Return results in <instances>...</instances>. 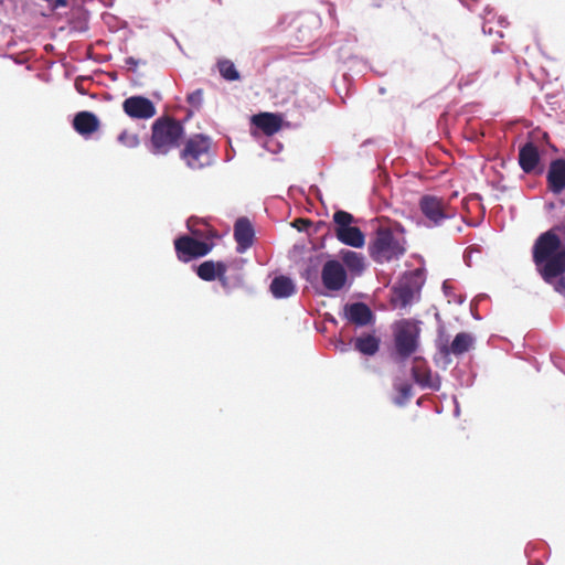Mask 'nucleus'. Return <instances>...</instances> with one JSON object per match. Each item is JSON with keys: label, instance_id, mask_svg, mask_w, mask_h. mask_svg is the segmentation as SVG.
<instances>
[{"label": "nucleus", "instance_id": "nucleus-1", "mask_svg": "<svg viewBox=\"0 0 565 565\" xmlns=\"http://www.w3.org/2000/svg\"><path fill=\"white\" fill-rule=\"evenodd\" d=\"M532 257L545 282L552 284L555 278L565 274V245L554 228L542 233L535 239Z\"/></svg>", "mask_w": 565, "mask_h": 565}, {"label": "nucleus", "instance_id": "nucleus-2", "mask_svg": "<svg viewBox=\"0 0 565 565\" xmlns=\"http://www.w3.org/2000/svg\"><path fill=\"white\" fill-rule=\"evenodd\" d=\"M405 245L404 228L401 224L380 225L369 245V252L374 262L383 264L402 257L406 252Z\"/></svg>", "mask_w": 565, "mask_h": 565}, {"label": "nucleus", "instance_id": "nucleus-3", "mask_svg": "<svg viewBox=\"0 0 565 565\" xmlns=\"http://www.w3.org/2000/svg\"><path fill=\"white\" fill-rule=\"evenodd\" d=\"M184 127L181 121L170 116L157 118L151 126L149 150L156 156H166L181 145Z\"/></svg>", "mask_w": 565, "mask_h": 565}, {"label": "nucleus", "instance_id": "nucleus-4", "mask_svg": "<svg viewBox=\"0 0 565 565\" xmlns=\"http://www.w3.org/2000/svg\"><path fill=\"white\" fill-rule=\"evenodd\" d=\"M210 137L196 134L188 138L180 151V158L191 170H202L213 162Z\"/></svg>", "mask_w": 565, "mask_h": 565}, {"label": "nucleus", "instance_id": "nucleus-5", "mask_svg": "<svg viewBox=\"0 0 565 565\" xmlns=\"http://www.w3.org/2000/svg\"><path fill=\"white\" fill-rule=\"evenodd\" d=\"M353 221L354 217L349 212L337 211L333 214L334 234L341 243L360 248L365 243V236L359 227L351 225Z\"/></svg>", "mask_w": 565, "mask_h": 565}, {"label": "nucleus", "instance_id": "nucleus-6", "mask_svg": "<svg viewBox=\"0 0 565 565\" xmlns=\"http://www.w3.org/2000/svg\"><path fill=\"white\" fill-rule=\"evenodd\" d=\"M419 328L409 320L401 321L394 332V343L397 355L405 360L418 349Z\"/></svg>", "mask_w": 565, "mask_h": 565}, {"label": "nucleus", "instance_id": "nucleus-7", "mask_svg": "<svg viewBox=\"0 0 565 565\" xmlns=\"http://www.w3.org/2000/svg\"><path fill=\"white\" fill-rule=\"evenodd\" d=\"M418 205L430 226H440L444 221L454 216L449 202L436 195H423Z\"/></svg>", "mask_w": 565, "mask_h": 565}, {"label": "nucleus", "instance_id": "nucleus-8", "mask_svg": "<svg viewBox=\"0 0 565 565\" xmlns=\"http://www.w3.org/2000/svg\"><path fill=\"white\" fill-rule=\"evenodd\" d=\"M177 257L180 262L188 263L207 255L212 248V243L198 241L189 235H183L174 241Z\"/></svg>", "mask_w": 565, "mask_h": 565}, {"label": "nucleus", "instance_id": "nucleus-9", "mask_svg": "<svg viewBox=\"0 0 565 565\" xmlns=\"http://www.w3.org/2000/svg\"><path fill=\"white\" fill-rule=\"evenodd\" d=\"M323 286L330 291L341 290L348 280L343 265L338 260H328L321 271Z\"/></svg>", "mask_w": 565, "mask_h": 565}, {"label": "nucleus", "instance_id": "nucleus-10", "mask_svg": "<svg viewBox=\"0 0 565 565\" xmlns=\"http://www.w3.org/2000/svg\"><path fill=\"white\" fill-rule=\"evenodd\" d=\"M122 109L132 119H150L156 115L154 104L143 96H130L122 103Z\"/></svg>", "mask_w": 565, "mask_h": 565}, {"label": "nucleus", "instance_id": "nucleus-11", "mask_svg": "<svg viewBox=\"0 0 565 565\" xmlns=\"http://www.w3.org/2000/svg\"><path fill=\"white\" fill-rule=\"evenodd\" d=\"M227 266L223 262L205 260L196 268V275L204 281H213L217 279L221 286L226 290L230 282L225 276Z\"/></svg>", "mask_w": 565, "mask_h": 565}, {"label": "nucleus", "instance_id": "nucleus-12", "mask_svg": "<svg viewBox=\"0 0 565 565\" xmlns=\"http://www.w3.org/2000/svg\"><path fill=\"white\" fill-rule=\"evenodd\" d=\"M420 286L414 275L405 276L396 287H394V301L401 307L408 306L419 292Z\"/></svg>", "mask_w": 565, "mask_h": 565}, {"label": "nucleus", "instance_id": "nucleus-13", "mask_svg": "<svg viewBox=\"0 0 565 565\" xmlns=\"http://www.w3.org/2000/svg\"><path fill=\"white\" fill-rule=\"evenodd\" d=\"M255 231L247 217H239L234 224V238L237 243L238 253L246 252L254 243Z\"/></svg>", "mask_w": 565, "mask_h": 565}, {"label": "nucleus", "instance_id": "nucleus-14", "mask_svg": "<svg viewBox=\"0 0 565 565\" xmlns=\"http://www.w3.org/2000/svg\"><path fill=\"white\" fill-rule=\"evenodd\" d=\"M475 344V338L468 332H459L451 343L445 341L439 345V351L444 356L462 355L468 352Z\"/></svg>", "mask_w": 565, "mask_h": 565}, {"label": "nucleus", "instance_id": "nucleus-15", "mask_svg": "<svg viewBox=\"0 0 565 565\" xmlns=\"http://www.w3.org/2000/svg\"><path fill=\"white\" fill-rule=\"evenodd\" d=\"M546 180L548 190L554 194L565 190V159H555L550 163Z\"/></svg>", "mask_w": 565, "mask_h": 565}, {"label": "nucleus", "instance_id": "nucleus-16", "mask_svg": "<svg viewBox=\"0 0 565 565\" xmlns=\"http://www.w3.org/2000/svg\"><path fill=\"white\" fill-rule=\"evenodd\" d=\"M344 317L352 323L364 327L372 321L373 313L371 309L363 302H354L345 305Z\"/></svg>", "mask_w": 565, "mask_h": 565}, {"label": "nucleus", "instance_id": "nucleus-17", "mask_svg": "<svg viewBox=\"0 0 565 565\" xmlns=\"http://www.w3.org/2000/svg\"><path fill=\"white\" fill-rule=\"evenodd\" d=\"M99 119L90 111H79L73 119L74 129L82 136H89L99 129Z\"/></svg>", "mask_w": 565, "mask_h": 565}, {"label": "nucleus", "instance_id": "nucleus-18", "mask_svg": "<svg viewBox=\"0 0 565 565\" xmlns=\"http://www.w3.org/2000/svg\"><path fill=\"white\" fill-rule=\"evenodd\" d=\"M540 159L539 148L533 142H526L520 148L519 164L525 173L533 172Z\"/></svg>", "mask_w": 565, "mask_h": 565}, {"label": "nucleus", "instance_id": "nucleus-19", "mask_svg": "<svg viewBox=\"0 0 565 565\" xmlns=\"http://www.w3.org/2000/svg\"><path fill=\"white\" fill-rule=\"evenodd\" d=\"M281 117L273 113H262L253 116V124L265 135L271 136L280 130Z\"/></svg>", "mask_w": 565, "mask_h": 565}, {"label": "nucleus", "instance_id": "nucleus-20", "mask_svg": "<svg viewBox=\"0 0 565 565\" xmlns=\"http://www.w3.org/2000/svg\"><path fill=\"white\" fill-rule=\"evenodd\" d=\"M270 291L275 298H287L296 292V286L289 277L281 275L271 280Z\"/></svg>", "mask_w": 565, "mask_h": 565}, {"label": "nucleus", "instance_id": "nucleus-21", "mask_svg": "<svg viewBox=\"0 0 565 565\" xmlns=\"http://www.w3.org/2000/svg\"><path fill=\"white\" fill-rule=\"evenodd\" d=\"M355 349L365 355H373L379 351V339L372 334L359 337L354 342Z\"/></svg>", "mask_w": 565, "mask_h": 565}, {"label": "nucleus", "instance_id": "nucleus-22", "mask_svg": "<svg viewBox=\"0 0 565 565\" xmlns=\"http://www.w3.org/2000/svg\"><path fill=\"white\" fill-rule=\"evenodd\" d=\"M342 260L345 264V266L354 273L360 274L364 269L363 257L356 252H353V250L342 252Z\"/></svg>", "mask_w": 565, "mask_h": 565}, {"label": "nucleus", "instance_id": "nucleus-23", "mask_svg": "<svg viewBox=\"0 0 565 565\" xmlns=\"http://www.w3.org/2000/svg\"><path fill=\"white\" fill-rule=\"evenodd\" d=\"M217 67L220 71V74L223 78L226 81H237L239 79V73L236 70L233 62L228 60H223L217 63Z\"/></svg>", "mask_w": 565, "mask_h": 565}, {"label": "nucleus", "instance_id": "nucleus-24", "mask_svg": "<svg viewBox=\"0 0 565 565\" xmlns=\"http://www.w3.org/2000/svg\"><path fill=\"white\" fill-rule=\"evenodd\" d=\"M413 379L416 383L422 386H427L430 380V372L427 367H422L420 365H415L412 367Z\"/></svg>", "mask_w": 565, "mask_h": 565}, {"label": "nucleus", "instance_id": "nucleus-25", "mask_svg": "<svg viewBox=\"0 0 565 565\" xmlns=\"http://www.w3.org/2000/svg\"><path fill=\"white\" fill-rule=\"evenodd\" d=\"M118 142L126 148H137L140 143L139 137L137 134L129 132L124 130L117 138Z\"/></svg>", "mask_w": 565, "mask_h": 565}, {"label": "nucleus", "instance_id": "nucleus-26", "mask_svg": "<svg viewBox=\"0 0 565 565\" xmlns=\"http://www.w3.org/2000/svg\"><path fill=\"white\" fill-rule=\"evenodd\" d=\"M188 103L195 108H199L203 102V90L201 88L192 92L188 98Z\"/></svg>", "mask_w": 565, "mask_h": 565}, {"label": "nucleus", "instance_id": "nucleus-27", "mask_svg": "<svg viewBox=\"0 0 565 565\" xmlns=\"http://www.w3.org/2000/svg\"><path fill=\"white\" fill-rule=\"evenodd\" d=\"M311 225V221L308 218H296L292 223V226L298 231H305Z\"/></svg>", "mask_w": 565, "mask_h": 565}, {"label": "nucleus", "instance_id": "nucleus-28", "mask_svg": "<svg viewBox=\"0 0 565 565\" xmlns=\"http://www.w3.org/2000/svg\"><path fill=\"white\" fill-rule=\"evenodd\" d=\"M53 10L67 7V0H49Z\"/></svg>", "mask_w": 565, "mask_h": 565}, {"label": "nucleus", "instance_id": "nucleus-29", "mask_svg": "<svg viewBox=\"0 0 565 565\" xmlns=\"http://www.w3.org/2000/svg\"><path fill=\"white\" fill-rule=\"evenodd\" d=\"M558 277H559V279L555 284V290L558 292H564L565 291V275L563 274Z\"/></svg>", "mask_w": 565, "mask_h": 565}, {"label": "nucleus", "instance_id": "nucleus-30", "mask_svg": "<svg viewBox=\"0 0 565 565\" xmlns=\"http://www.w3.org/2000/svg\"><path fill=\"white\" fill-rule=\"evenodd\" d=\"M399 392L404 397L408 398L411 396L412 386L408 384H404L399 387Z\"/></svg>", "mask_w": 565, "mask_h": 565}, {"label": "nucleus", "instance_id": "nucleus-31", "mask_svg": "<svg viewBox=\"0 0 565 565\" xmlns=\"http://www.w3.org/2000/svg\"><path fill=\"white\" fill-rule=\"evenodd\" d=\"M126 64L136 67L138 65V61L130 56L126 58Z\"/></svg>", "mask_w": 565, "mask_h": 565}, {"label": "nucleus", "instance_id": "nucleus-32", "mask_svg": "<svg viewBox=\"0 0 565 565\" xmlns=\"http://www.w3.org/2000/svg\"><path fill=\"white\" fill-rule=\"evenodd\" d=\"M210 236H211V237H216V236H217V234H216V232H215V231H210Z\"/></svg>", "mask_w": 565, "mask_h": 565}]
</instances>
